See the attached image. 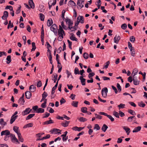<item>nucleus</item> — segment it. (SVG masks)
<instances>
[{
  "instance_id": "obj_1",
  "label": "nucleus",
  "mask_w": 147,
  "mask_h": 147,
  "mask_svg": "<svg viewBox=\"0 0 147 147\" xmlns=\"http://www.w3.org/2000/svg\"><path fill=\"white\" fill-rule=\"evenodd\" d=\"M59 28L58 30V35L59 37L60 36L62 38H63V34L64 35H65L64 31L63 30L62 28L61 27V25L59 26Z\"/></svg>"
},
{
  "instance_id": "obj_2",
  "label": "nucleus",
  "mask_w": 147,
  "mask_h": 147,
  "mask_svg": "<svg viewBox=\"0 0 147 147\" xmlns=\"http://www.w3.org/2000/svg\"><path fill=\"white\" fill-rule=\"evenodd\" d=\"M57 26L55 24L53 25L50 27L51 30L53 32L56 36L57 35Z\"/></svg>"
},
{
  "instance_id": "obj_3",
  "label": "nucleus",
  "mask_w": 147,
  "mask_h": 147,
  "mask_svg": "<svg viewBox=\"0 0 147 147\" xmlns=\"http://www.w3.org/2000/svg\"><path fill=\"white\" fill-rule=\"evenodd\" d=\"M99 113L100 115H103L107 116L112 122L114 121V119L111 116L108 115L106 113L103 112H100Z\"/></svg>"
},
{
  "instance_id": "obj_4",
  "label": "nucleus",
  "mask_w": 147,
  "mask_h": 147,
  "mask_svg": "<svg viewBox=\"0 0 147 147\" xmlns=\"http://www.w3.org/2000/svg\"><path fill=\"white\" fill-rule=\"evenodd\" d=\"M32 110V109H30L29 108H27L22 112V115L23 116L27 115L29 114L31 111Z\"/></svg>"
},
{
  "instance_id": "obj_5",
  "label": "nucleus",
  "mask_w": 147,
  "mask_h": 147,
  "mask_svg": "<svg viewBox=\"0 0 147 147\" xmlns=\"http://www.w3.org/2000/svg\"><path fill=\"white\" fill-rule=\"evenodd\" d=\"M108 89L107 88L105 87L102 89L101 93L102 96L105 97L107 96Z\"/></svg>"
},
{
  "instance_id": "obj_6",
  "label": "nucleus",
  "mask_w": 147,
  "mask_h": 147,
  "mask_svg": "<svg viewBox=\"0 0 147 147\" xmlns=\"http://www.w3.org/2000/svg\"><path fill=\"white\" fill-rule=\"evenodd\" d=\"M10 131L8 130L3 131L1 133V136L3 135H5V136H10Z\"/></svg>"
},
{
  "instance_id": "obj_7",
  "label": "nucleus",
  "mask_w": 147,
  "mask_h": 147,
  "mask_svg": "<svg viewBox=\"0 0 147 147\" xmlns=\"http://www.w3.org/2000/svg\"><path fill=\"white\" fill-rule=\"evenodd\" d=\"M10 137L11 140L12 142H13V141L17 142L19 143L18 139L16 137L15 135L13 134H10Z\"/></svg>"
},
{
  "instance_id": "obj_8",
  "label": "nucleus",
  "mask_w": 147,
  "mask_h": 147,
  "mask_svg": "<svg viewBox=\"0 0 147 147\" xmlns=\"http://www.w3.org/2000/svg\"><path fill=\"white\" fill-rule=\"evenodd\" d=\"M65 21L67 23L68 22V26H72L73 24V22L71 21L70 19H69L68 18H66L65 19Z\"/></svg>"
},
{
  "instance_id": "obj_9",
  "label": "nucleus",
  "mask_w": 147,
  "mask_h": 147,
  "mask_svg": "<svg viewBox=\"0 0 147 147\" xmlns=\"http://www.w3.org/2000/svg\"><path fill=\"white\" fill-rule=\"evenodd\" d=\"M25 96L26 98L28 99H29L31 97V93L29 91H27L25 93Z\"/></svg>"
},
{
  "instance_id": "obj_10",
  "label": "nucleus",
  "mask_w": 147,
  "mask_h": 147,
  "mask_svg": "<svg viewBox=\"0 0 147 147\" xmlns=\"http://www.w3.org/2000/svg\"><path fill=\"white\" fill-rule=\"evenodd\" d=\"M80 80L82 85L83 86L85 85L86 84L85 81L86 80L85 78H83V76H80Z\"/></svg>"
},
{
  "instance_id": "obj_11",
  "label": "nucleus",
  "mask_w": 147,
  "mask_h": 147,
  "mask_svg": "<svg viewBox=\"0 0 147 147\" xmlns=\"http://www.w3.org/2000/svg\"><path fill=\"white\" fill-rule=\"evenodd\" d=\"M141 129V127L140 126L136 127L132 131L133 133H137L140 131Z\"/></svg>"
},
{
  "instance_id": "obj_12",
  "label": "nucleus",
  "mask_w": 147,
  "mask_h": 147,
  "mask_svg": "<svg viewBox=\"0 0 147 147\" xmlns=\"http://www.w3.org/2000/svg\"><path fill=\"white\" fill-rule=\"evenodd\" d=\"M84 127H78L77 126L73 127L72 129L73 130L75 131H80L84 128Z\"/></svg>"
},
{
  "instance_id": "obj_13",
  "label": "nucleus",
  "mask_w": 147,
  "mask_h": 147,
  "mask_svg": "<svg viewBox=\"0 0 147 147\" xmlns=\"http://www.w3.org/2000/svg\"><path fill=\"white\" fill-rule=\"evenodd\" d=\"M123 129L127 133V135H129L130 132V129L127 127L124 126L122 127Z\"/></svg>"
},
{
  "instance_id": "obj_14",
  "label": "nucleus",
  "mask_w": 147,
  "mask_h": 147,
  "mask_svg": "<svg viewBox=\"0 0 147 147\" xmlns=\"http://www.w3.org/2000/svg\"><path fill=\"white\" fill-rule=\"evenodd\" d=\"M18 117V115H15V116H14V115H13L11 117V119L10 120V123L11 124H12L15 120Z\"/></svg>"
},
{
  "instance_id": "obj_15",
  "label": "nucleus",
  "mask_w": 147,
  "mask_h": 147,
  "mask_svg": "<svg viewBox=\"0 0 147 147\" xmlns=\"http://www.w3.org/2000/svg\"><path fill=\"white\" fill-rule=\"evenodd\" d=\"M48 94L45 92H44L42 94V98L40 102H42L45 99V98L47 96Z\"/></svg>"
},
{
  "instance_id": "obj_16",
  "label": "nucleus",
  "mask_w": 147,
  "mask_h": 147,
  "mask_svg": "<svg viewBox=\"0 0 147 147\" xmlns=\"http://www.w3.org/2000/svg\"><path fill=\"white\" fill-rule=\"evenodd\" d=\"M29 89L31 92H33L36 91V87L32 85L30 86Z\"/></svg>"
},
{
  "instance_id": "obj_17",
  "label": "nucleus",
  "mask_w": 147,
  "mask_h": 147,
  "mask_svg": "<svg viewBox=\"0 0 147 147\" xmlns=\"http://www.w3.org/2000/svg\"><path fill=\"white\" fill-rule=\"evenodd\" d=\"M29 3L31 8L32 9L34 8V4L33 2V0H29Z\"/></svg>"
},
{
  "instance_id": "obj_18",
  "label": "nucleus",
  "mask_w": 147,
  "mask_h": 147,
  "mask_svg": "<svg viewBox=\"0 0 147 147\" xmlns=\"http://www.w3.org/2000/svg\"><path fill=\"white\" fill-rule=\"evenodd\" d=\"M78 20H79V21H80V22L81 24H83L84 22V19L83 16H79L77 18Z\"/></svg>"
},
{
  "instance_id": "obj_19",
  "label": "nucleus",
  "mask_w": 147,
  "mask_h": 147,
  "mask_svg": "<svg viewBox=\"0 0 147 147\" xmlns=\"http://www.w3.org/2000/svg\"><path fill=\"white\" fill-rule=\"evenodd\" d=\"M134 84L136 85H138L139 84V81L137 78H133Z\"/></svg>"
},
{
  "instance_id": "obj_20",
  "label": "nucleus",
  "mask_w": 147,
  "mask_h": 147,
  "mask_svg": "<svg viewBox=\"0 0 147 147\" xmlns=\"http://www.w3.org/2000/svg\"><path fill=\"white\" fill-rule=\"evenodd\" d=\"M17 135L19 141L21 142H23L24 141V139L22 138L21 133H17Z\"/></svg>"
},
{
  "instance_id": "obj_21",
  "label": "nucleus",
  "mask_w": 147,
  "mask_h": 147,
  "mask_svg": "<svg viewBox=\"0 0 147 147\" xmlns=\"http://www.w3.org/2000/svg\"><path fill=\"white\" fill-rule=\"evenodd\" d=\"M130 50V53L131 56L133 57L135 56V52L134 48L129 49Z\"/></svg>"
},
{
  "instance_id": "obj_22",
  "label": "nucleus",
  "mask_w": 147,
  "mask_h": 147,
  "mask_svg": "<svg viewBox=\"0 0 147 147\" xmlns=\"http://www.w3.org/2000/svg\"><path fill=\"white\" fill-rule=\"evenodd\" d=\"M53 123V120L51 119H50L49 121H47L44 122L42 124L43 125H48L49 124L52 123Z\"/></svg>"
},
{
  "instance_id": "obj_23",
  "label": "nucleus",
  "mask_w": 147,
  "mask_h": 147,
  "mask_svg": "<svg viewBox=\"0 0 147 147\" xmlns=\"http://www.w3.org/2000/svg\"><path fill=\"white\" fill-rule=\"evenodd\" d=\"M134 119V121H136V118L135 116H132L128 117L127 120L128 122H131Z\"/></svg>"
},
{
  "instance_id": "obj_24",
  "label": "nucleus",
  "mask_w": 147,
  "mask_h": 147,
  "mask_svg": "<svg viewBox=\"0 0 147 147\" xmlns=\"http://www.w3.org/2000/svg\"><path fill=\"white\" fill-rule=\"evenodd\" d=\"M119 36L116 35L114 38V42L116 43H118L119 41Z\"/></svg>"
},
{
  "instance_id": "obj_25",
  "label": "nucleus",
  "mask_w": 147,
  "mask_h": 147,
  "mask_svg": "<svg viewBox=\"0 0 147 147\" xmlns=\"http://www.w3.org/2000/svg\"><path fill=\"white\" fill-rule=\"evenodd\" d=\"M71 36L70 37V39L73 41L75 40L76 41H77L78 40L76 38L74 34L72 33L71 34Z\"/></svg>"
},
{
  "instance_id": "obj_26",
  "label": "nucleus",
  "mask_w": 147,
  "mask_h": 147,
  "mask_svg": "<svg viewBox=\"0 0 147 147\" xmlns=\"http://www.w3.org/2000/svg\"><path fill=\"white\" fill-rule=\"evenodd\" d=\"M77 7L78 8H79V7H80V8L81 9L84 6V5L83 4H81L79 1H77Z\"/></svg>"
},
{
  "instance_id": "obj_27",
  "label": "nucleus",
  "mask_w": 147,
  "mask_h": 147,
  "mask_svg": "<svg viewBox=\"0 0 147 147\" xmlns=\"http://www.w3.org/2000/svg\"><path fill=\"white\" fill-rule=\"evenodd\" d=\"M47 25L48 26H50L53 23V22L51 19H49L47 21Z\"/></svg>"
},
{
  "instance_id": "obj_28",
  "label": "nucleus",
  "mask_w": 147,
  "mask_h": 147,
  "mask_svg": "<svg viewBox=\"0 0 147 147\" xmlns=\"http://www.w3.org/2000/svg\"><path fill=\"white\" fill-rule=\"evenodd\" d=\"M108 128V127L107 126L106 124H104L101 128V129L103 131L105 132L106 131Z\"/></svg>"
},
{
  "instance_id": "obj_29",
  "label": "nucleus",
  "mask_w": 147,
  "mask_h": 147,
  "mask_svg": "<svg viewBox=\"0 0 147 147\" xmlns=\"http://www.w3.org/2000/svg\"><path fill=\"white\" fill-rule=\"evenodd\" d=\"M33 126V123H28L25 125H24V128H26L27 127H32Z\"/></svg>"
},
{
  "instance_id": "obj_30",
  "label": "nucleus",
  "mask_w": 147,
  "mask_h": 147,
  "mask_svg": "<svg viewBox=\"0 0 147 147\" xmlns=\"http://www.w3.org/2000/svg\"><path fill=\"white\" fill-rule=\"evenodd\" d=\"M44 112V109L42 108H39L36 111V113H42Z\"/></svg>"
},
{
  "instance_id": "obj_31",
  "label": "nucleus",
  "mask_w": 147,
  "mask_h": 147,
  "mask_svg": "<svg viewBox=\"0 0 147 147\" xmlns=\"http://www.w3.org/2000/svg\"><path fill=\"white\" fill-rule=\"evenodd\" d=\"M35 114H31L29 115L28 116L26 117V120H28L32 118L33 117L34 115Z\"/></svg>"
},
{
  "instance_id": "obj_32",
  "label": "nucleus",
  "mask_w": 147,
  "mask_h": 147,
  "mask_svg": "<svg viewBox=\"0 0 147 147\" xmlns=\"http://www.w3.org/2000/svg\"><path fill=\"white\" fill-rule=\"evenodd\" d=\"M78 101H73L71 103V105L75 107H78Z\"/></svg>"
},
{
  "instance_id": "obj_33",
  "label": "nucleus",
  "mask_w": 147,
  "mask_h": 147,
  "mask_svg": "<svg viewBox=\"0 0 147 147\" xmlns=\"http://www.w3.org/2000/svg\"><path fill=\"white\" fill-rule=\"evenodd\" d=\"M0 124L4 126L7 124V123L4 121V119H3L1 118L0 119Z\"/></svg>"
},
{
  "instance_id": "obj_34",
  "label": "nucleus",
  "mask_w": 147,
  "mask_h": 147,
  "mask_svg": "<svg viewBox=\"0 0 147 147\" xmlns=\"http://www.w3.org/2000/svg\"><path fill=\"white\" fill-rule=\"evenodd\" d=\"M6 60H7V64L10 63L11 61V56L10 55H8L7 57Z\"/></svg>"
},
{
  "instance_id": "obj_35",
  "label": "nucleus",
  "mask_w": 147,
  "mask_h": 147,
  "mask_svg": "<svg viewBox=\"0 0 147 147\" xmlns=\"http://www.w3.org/2000/svg\"><path fill=\"white\" fill-rule=\"evenodd\" d=\"M69 121H65V123H61L62 125L64 127L67 126L69 125Z\"/></svg>"
},
{
  "instance_id": "obj_36",
  "label": "nucleus",
  "mask_w": 147,
  "mask_h": 147,
  "mask_svg": "<svg viewBox=\"0 0 147 147\" xmlns=\"http://www.w3.org/2000/svg\"><path fill=\"white\" fill-rule=\"evenodd\" d=\"M32 48L31 49V51H34L35 49H36V47L35 45V43L34 42H32Z\"/></svg>"
},
{
  "instance_id": "obj_37",
  "label": "nucleus",
  "mask_w": 147,
  "mask_h": 147,
  "mask_svg": "<svg viewBox=\"0 0 147 147\" xmlns=\"http://www.w3.org/2000/svg\"><path fill=\"white\" fill-rule=\"evenodd\" d=\"M18 102L21 105H23L24 103L25 102V100L24 99L20 98L18 101Z\"/></svg>"
},
{
  "instance_id": "obj_38",
  "label": "nucleus",
  "mask_w": 147,
  "mask_h": 147,
  "mask_svg": "<svg viewBox=\"0 0 147 147\" xmlns=\"http://www.w3.org/2000/svg\"><path fill=\"white\" fill-rule=\"evenodd\" d=\"M81 111L83 113H87V108L85 107H82L81 109Z\"/></svg>"
},
{
  "instance_id": "obj_39",
  "label": "nucleus",
  "mask_w": 147,
  "mask_h": 147,
  "mask_svg": "<svg viewBox=\"0 0 147 147\" xmlns=\"http://www.w3.org/2000/svg\"><path fill=\"white\" fill-rule=\"evenodd\" d=\"M58 131H60L59 129H53L51 130L50 131V132H51V133L53 134L54 132H55V133L58 132Z\"/></svg>"
},
{
  "instance_id": "obj_40",
  "label": "nucleus",
  "mask_w": 147,
  "mask_h": 147,
  "mask_svg": "<svg viewBox=\"0 0 147 147\" xmlns=\"http://www.w3.org/2000/svg\"><path fill=\"white\" fill-rule=\"evenodd\" d=\"M128 112L132 115H136V113L135 111H134L132 110L131 109L129 110L128 111Z\"/></svg>"
},
{
  "instance_id": "obj_41",
  "label": "nucleus",
  "mask_w": 147,
  "mask_h": 147,
  "mask_svg": "<svg viewBox=\"0 0 147 147\" xmlns=\"http://www.w3.org/2000/svg\"><path fill=\"white\" fill-rule=\"evenodd\" d=\"M54 1H55L53 2L52 3H51V5L49 4V3H48L49 7L50 9L51 8L52 5H54L56 4V0H54Z\"/></svg>"
},
{
  "instance_id": "obj_42",
  "label": "nucleus",
  "mask_w": 147,
  "mask_h": 147,
  "mask_svg": "<svg viewBox=\"0 0 147 147\" xmlns=\"http://www.w3.org/2000/svg\"><path fill=\"white\" fill-rule=\"evenodd\" d=\"M69 4L72 6H76V3L72 0H70L69 3Z\"/></svg>"
},
{
  "instance_id": "obj_43",
  "label": "nucleus",
  "mask_w": 147,
  "mask_h": 147,
  "mask_svg": "<svg viewBox=\"0 0 147 147\" xmlns=\"http://www.w3.org/2000/svg\"><path fill=\"white\" fill-rule=\"evenodd\" d=\"M74 74L75 75L79 74L80 72L78 69L77 67H76L74 69Z\"/></svg>"
},
{
  "instance_id": "obj_44",
  "label": "nucleus",
  "mask_w": 147,
  "mask_h": 147,
  "mask_svg": "<svg viewBox=\"0 0 147 147\" xmlns=\"http://www.w3.org/2000/svg\"><path fill=\"white\" fill-rule=\"evenodd\" d=\"M84 57L85 59H87L89 57L88 54L86 53H84L83 54Z\"/></svg>"
},
{
  "instance_id": "obj_45",
  "label": "nucleus",
  "mask_w": 147,
  "mask_h": 147,
  "mask_svg": "<svg viewBox=\"0 0 147 147\" xmlns=\"http://www.w3.org/2000/svg\"><path fill=\"white\" fill-rule=\"evenodd\" d=\"M138 105L141 107H144L145 106V104L143 103L142 102H141L138 103Z\"/></svg>"
},
{
  "instance_id": "obj_46",
  "label": "nucleus",
  "mask_w": 147,
  "mask_h": 147,
  "mask_svg": "<svg viewBox=\"0 0 147 147\" xmlns=\"http://www.w3.org/2000/svg\"><path fill=\"white\" fill-rule=\"evenodd\" d=\"M40 17V20L41 21H44L45 18V16L42 13H40L39 14Z\"/></svg>"
},
{
  "instance_id": "obj_47",
  "label": "nucleus",
  "mask_w": 147,
  "mask_h": 147,
  "mask_svg": "<svg viewBox=\"0 0 147 147\" xmlns=\"http://www.w3.org/2000/svg\"><path fill=\"white\" fill-rule=\"evenodd\" d=\"M113 115L116 117L119 118V113L115 111H114L113 112Z\"/></svg>"
},
{
  "instance_id": "obj_48",
  "label": "nucleus",
  "mask_w": 147,
  "mask_h": 147,
  "mask_svg": "<svg viewBox=\"0 0 147 147\" xmlns=\"http://www.w3.org/2000/svg\"><path fill=\"white\" fill-rule=\"evenodd\" d=\"M127 28V25L125 24H123L121 25V28L123 30H125Z\"/></svg>"
},
{
  "instance_id": "obj_49",
  "label": "nucleus",
  "mask_w": 147,
  "mask_h": 147,
  "mask_svg": "<svg viewBox=\"0 0 147 147\" xmlns=\"http://www.w3.org/2000/svg\"><path fill=\"white\" fill-rule=\"evenodd\" d=\"M79 120L81 122H84L87 120V119L84 118L83 117H80L79 119Z\"/></svg>"
},
{
  "instance_id": "obj_50",
  "label": "nucleus",
  "mask_w": 147,
  "mask_h": 147,
  "mask_svg": "<svg viewBox=\"0 0 147 147\" xmlns=\"http://www.w3.org/2000/svg\"><path fill=\"white\" fill-rule=\"evenodd\" d=\"M95 115L96 116V119H102V116L100 115H98L97 114L95 113Z\"/></svg>"
},
{
  "instance_id": "obj_51",
  "label": "nucleus",
  "mask_w": 147,
  "mask_h": 147,
  "mask_svg": "<svg viewBox=\"0 0 147 147\" xmlns=\"http://www.w3.org/2000/svg\"><path fill=\"white\" fill-rule=\"evenodd\" d=\"M3 16L5 17V19H7L8 16V12L7 11H5L4 12Z\"/></svg>"
},
{
  "instance_id": "obj_52",
  "label": "nucleus",
  "mask_w": 147,
  "mask_h": 147,
  "mask_svg": "<svg viewBox=\"0 0 147 147\" xmlns=\"http://www.w3.org/2000/svg\"><path fill=\"white\" fill-rule=\"evenodd\" d=\"M9 9L10 11H13V8L12 6L10 5H7L5 9Z\"/></svg>"
},
{
  "instance_id": "obj_53",
  "label": "nucleus",
  "mask_w": 147,
  "mask_h": 147,
  "mask_svg": "<svg viewBox=\"0 0 147 147\" xmlns=\"http://www.w3.org/2000/svg\"><path fill=\"white\" fill-rule=\"evenodd\" d=\"M18 127L17 126H14L13 127V130L17 134V133H20V132H19L18 130Z\"/></svg>"
},
{
  "instance_id": "obj_54",
  "label": "nucleus",
  "mask_w": 147,
  "mask_h": 147,
  "mask_svg": "<svg viewBox=\"0 0 147 147\" xmlns=\"http://www.w3.org/2000/svg\"><path fill=\"white\" fill-rule=\"evenodd\" d=\"M130 40L132 42H134L135 40V37L133 36H131L130 37Z\"/></svg>"
},
{
  "instance_id": "obj_55",
  "label": "nucleus",
  "mask_w": 147,
  "mask_h": 147,
  "mask_svg": "<svg viewBox=\"0 0 147 147\" xmlns=\"http://www.w3.org/2000/svg\"><path fill=\"white\" fill-rule=\"evenodd\" d=\"M100 128L99 125L98 124H96L95 125V126L94 127V129H96L97 130H99L100 129Z\"/></svg>"
},
{
  "instance_id": "obj_56",
  "label": "nucleus",
  "mask_w": 147,
  "mask_h": 147,
  "mask_svg": "<svg viewBox=\"0 0 147 147\" xmlns=\"http://www.w3.org/2000/svg\"><path fill=\"white\" fill-rule=\"evenodd\" d=\"M95 75V74L93 72L90 73L89 74L88 77L89 78H92V77Z\"/></svg>"
},
{
  "instance_id": "obj_57",
  "label": "nucleus",
  "mask_w": 147,
  "mask_h": 147,
  "mask_svg": "<svg viewBox=\"0 0 147 147\" xmlns=\"http://www.w3.org/2000/svg\"><path fill=\"white\" fill-rule=\"evenodd\" d=\"M67 41L69 44V48L71 49H72V48L71 47L72 45V42L69 41V40H68Z\"/></svg>"
},
{
  "instance_id": "obj_58",
  "label": "nucleus",
  "mask_w": 147,
  "mask_h": 147,
  "mask_svg": "<svg viewBox=\"0 0 147 147\" xmlns=\"http://www.w3.org/2000/svg\"><path fill=\"white\" fill-rule=\"evenodd\" d=\"M60 104L62 105V104L65 103V102L66 101L63 98H62L60 100Z\"/></svg>"
},
{
  "instance_id": "obj_59",
  "label": "nucleus",
  "mask_w": 147,
  "mask_h": 147,
  "mask_svg": "<svg viewBox=\"0 0 147 147\" xmlns=\"http://www.w3.org/2000/svg\"><path fill=\"white\" fill-rule=\"evenodd\" d=\"M36 85L38 87H40L41 86L42 83L40 80H39L38 82Z\"/></svg>"
},
{
  "instance_id": "obj_60",
  "label": "nucleus",
  "mask_w": 147,
  "mask_h": 147,
  "mask_svg": "<svg viewBox=\"0 0 147 147\" xmlns=\"http://www.w3.org/2000/svg\"><path fill=\"white\" fill-rule=\"evenodd\" d=\"M50 135L49 134H48L46 136H44V137H43L42 138V140H43L44 139H48V138H50Z\"/></svg>"
},
{
  "instance_id": "obj_61",
  "label": "nucleus",
  "mask_w": 147,
  "mask_h": 147,
  "mask_svg": "<svg viewBox=\"0 0 147 147\" xmlns=\"http://www.w3.org/2000/svg\"><path fill=\"white\" fill-rule=\"evenodd\" d=\"M111 87L114 90L115 93H117L118 91L116 88L113 86H112Z\"/></svg>"
},
{
  "instance_id": "obj_62",
  "label": "nucleus",
  "mask_w": 147,
  "mask_h": 147,
  "mask_svg": "<svg viewBox=\"0 0 147 147\" xmlns=\"http://www.w3.org/2000/svg\"><path fill=\"white\" fill-rule=\"evenodd\" d=\"M129 104L131 106L134 107H136V105L133 102H129Z\"/></svg>"
},
{
  "instance_id": "obj_63",
  "label": "nucleus",
  "mask_w": 147,
  "mask_h": 147,
  "mask_svg": "<svg viewBox=\"0 0 147 147\" xmlns=\"http://www.w3.org/2000/svg\"><path fill=\"white\" fill-rule=\"evenodd\" d=\"M38 108V106L36 105L32 107V109L35 111V112L36 113V111Z\"/></svg>"
},
{
  "instance_id": "obj_64",
  "label": "nucleus",
  "mask_w": 147,
  "mask_h": 147,
  "mask_svg": "<svg viewBox=\"0 0 147 147\" xmlns=\"http://www.w3.org/2000/svg\"><path fill=\"white\" fill-rule=\"evenodd\" d=\"M127 79L128 81L130 82H131L133 80V79H132V78L131 76H129V77Z\"/></svg>"
}]
</instances>
